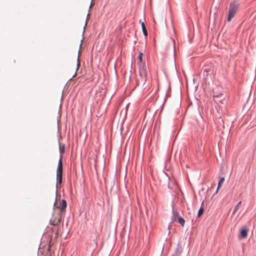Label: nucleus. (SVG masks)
I'll use <instances>...</instances> for the list:
<instances>
[{
    "label": "nucleus",
    "instance_id": "obj_1",
    "mask_svg": "<svg viewBox=\"0 0 256 256\" xmlns=\"http://www.w3.org/2000/svg\"><path fill=\"white\" fill-rule=\"evenodd\" d=\"M139 75L140 82L144 84L146 81L148 71L145 64H139Z\"/></svg>",
    "mask_w": 256,
    "mask_h": 256
},
{
    "label": "nucleus",
    "instance_id": "obj_2",
    "mask_svg": "<svg viewBox=\"0 0 256 256\" xmlns=\"http://www.w3.org/2000/svg\"><path fill=\"white\" fill-rule=\"evenodd\" d=\"M62 180V156H60L58 160V166L56 170V185L60 184Z\"/></svg>",
    "mask_w": 256,
    "mask_h": 256
},
{
    "label": "nucleus",
    "instance_id": "obj_3",
    "mask_svg": "<svg viewBox=\"0 0 256 256\" xmlns=\"http://www.w3.org/2000/svg\"><path fill=\"white\" fill-rule=\"evenodd\" d=\"M238 6L234 3H232L230 6L228 20L230 22L238 10Z\"/></svg>",
    "mask_w": 256,
    "mask_h": 256
},
{
    "label": "nucleus",
    "instance_id": "obj_4",
    "mask_svg": "<svg viewBox=\"0 0 256 256\" xmlns=\"http://www.w3.org/2000/svg\"><path fill=\"white\" fill-rule=\"evenodd\" d=\"M60 206H58L57 208H60V212H65L66 208V202L64 200H62L61 203L60 204Z\"/></svg>",
    "mask_w": 256,
    "mask_h": 256
},
{
    "label": "nucleus",
    "instance_id": "obj_5",
    "mask_svg": "<svg viewBox=\"0 0 256 256\" xmlns=\"http://www.w3.org/2000/svg\"><path fill=\"white\" fill-rule=\"evenodd\" d=\"M248 230H246L245 228L241 230L240 232V238H246L248 236Z\"/></svg>",
    "mask_w": 256,
    "mask_h": 256
},
{
    "label": "nucleus",
    "instance_id": "obj_6",
    "mask_svg": "<svg viewBox=\"0 0 256 256\" xmlns=\"http://www.w3.org/2000/svg\"><path fill=\"white\" fill-rule=\"evenodd\" d=\"M140 22L141 24V26H142V30L144 34V36H148V32H147L146 29V28L144 22H141V20H140Z\"/></svg>",
    "mask_w": 256,
    "mask_h": 256
},
{
    "label": "nucleus",
    "instance_id": "obj_7",
    "mask_svg": "<svg viewBox=\"0 0 256 256\" xmlns=\"http://www.w3.org/2000/svg\"><path fill=\"white\" fill-rule=\"evenodd\" d=\"M142 52H140L139 53V55H138V64L139 65V64H145L144 62H142Z\"/></svg>",
    "mask_w": 256,
    "mask_h": 256
},
{
    "label": "nucleus",
    "instance_id": "obj_8",
    "mask_svg": "<svg viewBox=\"0 0 256 256\" xmlns=\"http://www.w3.org/2000/svg\"><path fill=\"white\" fill-rule=\"evenodd\" d=\"M240 204H241V202H240L236 205V206L234 207V210H233L232 214H234L238 210V209L239 208V207L240 206Z\"/></svg>",
    "mask_w": 256,
    "mask_h": 256
},
{
    "label": "nucleus",
    "instance_id": "obj_9",
    "mask_svg": "<svg viewBox=\"0 0 256 256\" xmlns=\"http://www.w3.org/2000/svg\"><path fill=\"white\" fill-rule=\"evenodd\" d=\"M178 222L181 224V226H184V223H185V220L182 218L180 217L178 219Z\"/></svg>",
    "mask_w": 256,
    "mask_h": 256
},
{
    "label": "nucleus",
    "instance_id": "obj_10",
    "mask_svg": "<svg viewBox=\"0 0 256 256\" xmlns=\"http://www.w3.org/2000/svg\"><path fill=\"white\" fill-rule=\"evenodd\" d=\"M224 178H222L219 182H218V188H220L221 187V186L222 184V183L224 182Z\"/></svg>",
    "mask_w": 256,
    "mask_h": 256
},
{
    "label": "nucleus",
    "instance_id": "obj_11",
    "mask_svg": "<svg viewBox=\"0 0 256 256\" xmlns=\"http://www.w3.org/2000/svg\"><path fill=\"white\" fill-rule=\"evenodd\" d=\"M203 212H204V208H201L198 212V217H200L201 216V215L202 214Z\"/></svg>",
    "mask_w": 256,
    "mask_h": 256
},
{
    "label": "nucleus",
    "instance_id": "obj_12",
    "mask_svg": "<svg viewBox=\"0 0 256 256\" xmlns=\"http://www.w3.org/2000/svg\"><path fill=\"white\" fill-rule=\"evenodd\" d=\"M60 152L61 154H63L64 152V146H60Z\"/></svg>",
    "mask_w": 256,
    "mask_h": 256
},
{
    "label": "nucleus",
    "instance_id": "obj_13",
    "mask_svg": "<svg viewBox=\"0 0 256 256\" xmlns=\"http://www.w3.org/2000/svg\"><path fill=\"white\" fill-rule=\"evenodd\" d=\"M222 96V94H220V93L218 94H215V92H214V98H218L219 96Z\"/></svg>",
    "mask_w": 256,
    "mask_h": 256
},
{
    "label": "nucleus",
    "instance_id": "obj_14",
    "mask_svg": "<svg viewBox=\"0 0 256 256\" xmlns=\"http://www.w3.org/2000/svg\"><path fill=\"white\" fill-rule=\"evenodd\" d=\"M78 62H77V68H76V70H78V68H79V66H80V60H79V56H78Z\"/></svg>",
    "mask_w": 256,
    "mask_h": 256
},
{
    "label": "nucleus",
    "instance_id": "obj_15",
    "mask_svg": "<svg viewBox=\"0 0 256 256\" xmlns=\"http://www.w3.org/2000/svg\"><path fill=\"white\" fill-rule=\"evenodd\" d=\"M223 100H224L223 99L220 100V103L222 104V103H223V102H222V101H223Z\"/></svg>",
    "mask_w": 256,
    "mask_h": 256
},
{
    "label": "nucleus",
    "instance_id": "obj_16",
    "mask_svg": "<svg viewBox=\"0 0 256 256\" xmlns=\"http://www.w3.org/2000/svg\"><path fill=\"white\" fill-rule=\"evenodd\" d=\"M172 220L173 221H176V216H174V218L172 219Z\"/></svg>",
    "mask_w": 256,
    "mask_h": 256
},
{
    "label": "nucleus",
    "instance_id": "obj_17",
    "mask_svg": "<svg viewBox=\"0 0 256 256\" xmlns=\"http://www.w3.org/2000/svg\"><path fill=\"white\" fill-rule=\"evenodd\" d=\"M220 188H218V187L217 188V189H216V193H217L218 191Z\"/></svg>",
    "mask_w": 256,
    "mask_h": 256
},
{
    "label": "nucleus",
    "instance_id": "obj_18",
    "mask_svg": "<svg viewBox=\"0 0 256 256\" xmlns=\"http://www.w3.org/2000/svg\"><path fill=\"white\" fill-rule=\"evenodd\" d=\"M177 214V212H174V215H176Z\"/></svg>",
    "mask_w": 256,
    "mask_h": 256
},
{
    "label": "nucleus",
    "instance_id": "obj_19",
    "mask_svg": "<svg viewBox=\"0 0 256 256\" xmlns=\"http://www.w3.org/2000/svg\"><path fill=\"white\" fill-rule=\"evenodd\" d=\"M60 216H59V218H58V221L60 222Z\"/></svg>",
    "mask_w": 256,
    "mask_h": 256
},
{
    "label": "nucleus",
    "instance_id": "obj_20",
    "mask_svg": "<svg viewBox=\"0 0 256 256\" xmlns=\"http://www.w3.org/2000/svg\"><path fill=\"white\" fill-rule=\"evenodd\" d=\"M92 4H91V5L90 6V8H92Z\"/></svg>",
    "mask_w": 256,
    "mask_h": 256
}]
</instances>
